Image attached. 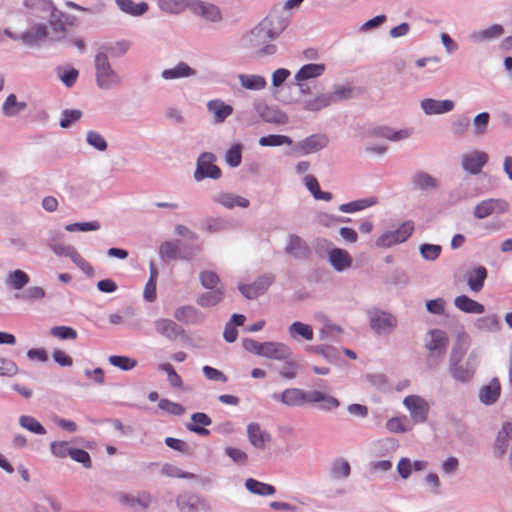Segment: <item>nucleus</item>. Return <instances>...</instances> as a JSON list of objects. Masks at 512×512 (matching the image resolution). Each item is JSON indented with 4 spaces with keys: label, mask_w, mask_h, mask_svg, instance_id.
<instances>
[{
    "label": "nucleus",
    "mask_w": 512,
    "mask_h": 512,
    "mask_svg": "<svg viewBox=\"0 0 512 512\" xmlns=\"http://www.w3.org/2000/svg\"><path fill=\"white\" fill-rule=\"evenodd\" d=\"M289 23L290 18L286 12H272L242 37L241 44L252 50L257 58L272 56L276 53L277 46L269 42L276 39Z\"/></svg>",
    "instance_id": "obj_1"
},
{
    "label": "nucleus",
    "mask_w": 512,
    "mask_h": 512,
    "mask_svg": "<svg viewBox=\"0 0 512 512\" xmlns=\"http://www.w3.org/2000/svg\"><path fill=\"white\" fill-rule=\"evenodd\" d=\"M468 343L457 342L453 345L448 361V370L451 377L459 383H469L479 366L480 357L479 353L472 350L466 360L462 362V359L467 351Z\"/></svg>",
    "instance_id": "obj_2"
},
{
    "label": "nucleus",
    "mask_w": 512,
    "mask_h": 512,
    "mask_svg": "<svg viewBox=\"0 0 512 512\" xmlns=\"http://www.w3.org/2000/svg\"><path fill=\"white\" fill-rule=\"evenodd\" d=\"M95 82L100 90H112L119 87L122 83V77L113 69L108 55L102 49L98 50L94 56Z\"/></svg>",
    "instance_id": "obj_3"
},
{
    "label": "nucleus",
    "mask_w": 512,
    "mask_h": 512,
    "mask_svg": "<svg viewBox=\"0 0 512 512\" xmlns=\"http://www.w3.org/2000/svg\"><path fill=\"white\" fill-rule=\"evenodd\" d=\"M449 345L448 334L441 329H431L424 339V347L428 351L425 364L428 369H436L443 361Z\"/></svg>",
    "instance_id": "obj_4"
},
{
    "label": "nucleus",
    "mask_w": 512,
    "mask_h": 512,
    "mask_svg": "<svg viewBox=\"0 0 512 512\" xmlns=\"http://www.w3.org/2000/svg\"><path fill=\"white\" fill-rule=\"evenodd\" d=\"M217 158L212 152H202L196 161V169L193 178L196 182H201L206 178L218 180L222 177V171L215 162Z\"/></svg>",
    "instance_id": "obj_5"
},
{
    "label": "nucleus",
    "mask_w": 512,
    "mask_h": 512,
    "mask_svg": "<svg viewBox=\"0 0 512 512\" xmlns=\"http://www.w3.org/2000/svg\"><path fill=\"white\" fill-rule=\"evenodd\" d=\"M370 328L377 335H389L397 327V318L392 313L374 308L367 313Z\"/></svg>",
    "instance_id": "obj_6"
},
{
    "label": "nucleus",
    "mask_w": 512,
    "mask_h": 512,
    "mask_svg": "<svg viewBox=\"0 0 512 512\" xmlns=\"http://www.w3.org/2000/svg\"><path fill=\"white\" fill-rule=\"evenodd\" d=\"M253 108L259 118L267 123L284 125L288 123L287 114L275 105H269L264 100H256L253 103Z\"/></svg>",
    "instance_id": "obj_7"
},
{
    "label": "nucleus",
    "mask_w": 512,
    "mask_h": 512,
    "mask_svg": "<svg viewBox=\"0 0 512 512\" xmlns=\"http://www.w3.org/2000/svg\"><path fill=\"white\" fill-rule=\"evenodd\" d=\"M508 201L502 198H489L479 202L473 210L476 219L482 220L493 214H504L509 211Z\"/></svg>",
    "instance_id": "obj_8"
},
{
    "label": "nucleus",
    "mask_w": 512,
    "mask_h": 512,
    "mask_svg": "<svg viewBox=\"0 0 512 512\" xmlns=\"http://www.w3.org/2000/svg\"><path fill=\"white\" fill-rule=\"evenodd\" d=\"M271 398L287 407H300L310 404V391L300 388H287L281 393H273Z\"/></svg>",
    "instance_id": "obj_9"
},
{
    "label": "nucleus",
    "mask_w": 512,
    "mask_h": 512,
    "mask_svg": "<svg viewBox=\"0 0 512 512\" xmlns=\"http://www.w3.org/2000/svg\"><path fill=\"white\" fill-rule=\"evenodd\" d=\"M275 277L271 273L263 274L259 276L253 283L251 284H239L238 290L241 294L249 299L253 300L263 295L268 288L274 282Z\"/></svg>",
    "instance_id": "obj_10"
},
{
    "label": "nucleus",
    "mask_w": 512,
    "mask_h": 512,
    "mask_svg": "<svg viewBox=\"0 0 512 512\" xmlns=\"http://www.w3.org/2000/svg\"><path fill=\"white\" fill-rule=\"evenodd\" d=\"M403 405L415 423H424L427 420L430 407L423 397L408 395L404 398Z\"/></svg>",
    "instance_id": "obj_11"
},
{
    "label": "nucleus",
    "mask_w": 512,
    "mask_h": 512,
    "mask_svg": "<svg viewBox=\"0 0 512 512\" xmlns=\"http://www.w3.org/2000/svg\"><path fill=\"white\" fill-rule=\"evenodd\" d=\"M328 143L329 138L327 135L322 133L312 134L298 141L294 145L293 151L300 155L314 154L327 147Z\"/></svg>",
    "instance_id": "obj_12"
},
{
    "label": "nucleus",
    "mask_w": 512,
    "mask_h": 512,
    "mask_svg": "<svg viewBox=\"0 0 512 512\" xmlns=\"http://www.w3.org/2000/svg\"><path fill=\"white\" fill-rule=\"evenodd\" d=\"M119 503L132 509L134 512H140L148 509L152 504L153 497L147 491H141L136 494L119 493L117 494Z\"/></svg>",
    "instance_id": "obj_13"
},
{
    "label": "nucleus",
    "mask_w": 512,
    "mask_h": 512,
    "mask_svg": "<svg viewBox=\"0 0 512 512\" xmlns=\"http://www.w3.org/2000/svg\"><path fill=\"white\" fill-rule=\"evenodd\" d=\"M488 154L480 151L473 150L467 153H464L461 156V167L464 171L471 175H477L481 173L483 167L488 162Z\"/></svg>",
    "instance_id": "obj_14"
},
{
    "label": "nucleus",
    "mask_w": 512,
    "mask_h": 512,
    "mask_svg": "<svg viewBox=\"0 0 512 512\" xmlns=\"http://www.w3.org/2000/svg\"><path fill=\"white\" fill-rule=\"evenodd\" d=\"M176 506L180 512H199L210 510L209 503L196 494H180L176 497Z\"/></svg>",
    "instance_id": "obj_15"
},
{
    "label": "nucleus",
    "mask_w": 512,
    "mask_h": 512,
    "mask_svg": "<svg viewBox=\"0 0 512 512\" xmlns=\"http://www.w3.org/2000/svg\"><path fill=\"white\" fill-rule=\"evenodd\" d=\"M505 29L500 24H493L487 28L473 31L469 35V39L474 44H484L502 37Z\"/></svg>",
    "instance_id": "obj_16"
},
{
    "label": "nucleus",
    "mask_w": 512,
    "mask_h": 512,
    "mask_svg": "<svg viewBox=\"0 0 512 512\" xmlns=\"http://www.w3.org/2000/svg\"><path fill=\"white\" fill-rule=\"evenodd\" d=\"M48 35L47 27L45 24H34L25 32L16 36H11L13 40H19L26 45L33 46L45 40Z\"/></svg>",
    "instance_id": "obj_17"
},
{
    "label": "nucleus",
    "mask_w": 512,
    "mask_h": 512,
    "mask_svg": "<svg viewBox=\"0 0 512 512\" xmlns=\"http://www.w3.org/2000/svg\"><path fill=\"white\" fill-rule=\"evenodd\" d=\"M512 439V423L504 422L498 431L494 445L493 453L496 458L502 459L506 454L510 440Z\"/></svg>",
    "instance_id": "obj_18"
},
{
    "label": "nucleus",
    "mask_w": 512,
    "mask_h": 512,
    "mask_svg": "<svg viewBox=\"0 0 512 512\" xmlns=\"http://www.w3.org/2000/svg\"><path fill=\"white\" fill-rule=\"evenodd\" d=\"M188 8L195 15L201 16L210 22H218L222 19L219 8L210 3L199 0L189 1Z\"/></svg>",
    "instance_id": "obj_19"
},
{
    "label": "nucleus",
    "mask_w": 512,
    "mask_h": 512,
    "mask_svg": "<svg viewBox=\"0 0 512 512\" xmlns=\"http://www.w3.org/2000/svg\"><path fill=\"white\" fill-rule=\"evenodd\" d=\"M411 183L414 190L433 192L440 188L439 179L425 171H417L412 175Z\"/></svg>",
    "instance_id": "obj_20"
},
{
    "label": "nucleus",
    "mask_w": 512,
    "mask_h": 512,
    "mask_svg": "<svg viewBox=\"0 0 512 512\" xmlns=\"http://www.w3.org/2000/svg\"><path fill=\"white\" fill-rule=\"evenodd\" d=\"M293 355L292 349L283 342L266 341L262 357L272 360H287Z\"/></svg>",
    "instance_id": "obj_21"
},
{
    "label": "nucleus",
    "mask_w": 512,
    "mask_h": 512,
    "mask_svg": "<svg viewBox=\"0 0 512 512\" xmlns=\"http://www.w3.org/2000/svg\"><path fill=\"white\" fill-rule=\"evenodd\" d=\"M420 107L426 115H440L451 112L455 107V103L449 99L436 100L426 98L420 102Z\"/></svg>",
    "instance_id": "obj_22"
},
{
    "label": "nucleus",
    "mask_w": 512,
    "mask_h": 512,
    "mask_svg": "<svg viewBox=\"0 0 512 512\" xmlns=\"http://www.w3.org/2000/svg\"><path fill=\"white\" fill-rule=\"evenodd\" d=\"M212 201L226 209H233L235 207L248 208L250 205V201L247 198L226 191L213 195Z\"/></svg>",
    "instance_id": "obj_23"
},
{
    "label": "nucleus",
    "mask_w": 512,
    "mask_h": 512,
    "mask_svg": "<svg viewBox=\"0 0 512 512\" xmlns=\"http://www.w3.org/2000/svg\"><path fill=\"white\" fill-rule=\"evenodd\" d=\"M174 318L187 325L202 323L205 319L203 313L192 305H184L175 309Z\"/></svg>",
    "instance_id": "obj_24"
},
{
    "label": "nucleus",
    "mask_w": 512,
    "mask_h": 512,
    "mask_svg": "<svg viewBox=\"0 0 512 512\" xmlns=\"http://www.w3.org/2000/svg\"><path fill=\"white\" fill-rule=\"evenodd\" d=\"M154 327L158 334L168 340H175L184 334V329L168 318H159L154 321Z\"/></svg>",
    "instance_id": "obj_25"
},
{
    "label": "nucleus",
    "mask_w": 512,
    "mask_h": 512,
    "mask_svg": "<svg viewBox=\"0 0 512 512\" xmlns=\"http://www.w3.org/2000/svg\"><path fill=\"white\" fill-rule=\"evenodd\" d=\"M501 394V384L498 378L494 377L479 390V401L484 405L496 403Z\"/></svg>",
    "instance_id": "obj_26"
},
{
    "label": "nucleus",
    "mask_w": 512,
    "mask_h": 512,
    "mask_svg": "<svg viewBox=\"0 0 512 512\" xmlns=\"http://www.w3.org/2000/svg\"><path fill=\"white\" fill-rule=\"evenodd\" d=\"M197 71L186 62H178L175 66L162 70L161 77L166 81L194 77Z\"/></svg>",
    "instance_id": "obj_27"
},
{
    "label": "nucleus",
    "mask_w": 512,
    "mask_h": 512,
    "mask_svg": "<svg viewBox=\"0 0 512 512\" xmlns=\"http://www.w3.org/2000/svg\"><path fill=\"white\" fill-rule=\"evenodd\" d=\"M328 261L337 272H342L352 265V257L346 250L341 248L330 249L328 252Z\"/></svg>",
    "instance_id": "obj_28"
},
{
    "label": "nucleus",
    "mask_w": 512,
    "mask_h": 512,
    "mask_svg": "<svg viewBox=\"0 0 512 512\" xmlns=\"http://www.w3.org/2000/svg\"><path fill=\"white\" fill-rule=\"evenodd\" d=\"M247 435L249 442L257 449H265L266 444L271 441V435L255 422L248 424Z\"/></svg>",
    "instance_id": "obj_29"
},
{
    "label": "nucleus",
    "mask_w": 512,
    "mask_h": 512,
    "mask_svg": "<svg viewBox=\"0 0 512 512\" xmlns=\"http://www.w3.org/2000/svg\"><path fill=\"white\" fill-rule=\"evenodd\" d=\"M207 110L213 114V121L216 124L223 123L233 113V107L221 99L208 101Z\"/></svg>",
    "instance_id": "obj_30"
},
{
    "label": "nucleus",
    "mask_w": 512,
    "mask_h": 512,
    "mask_svg": "<svg viewBox=\"0 0 512 512\" xmlns=\"http://www.w3.org/2000/svg\"><path fill=\"white\" fill-rule=\"evenodd\" d=\"M487 269L484 266H476L469 269L466 273V281L472 292L478 293L484 287L487 278Z\"/></svg>",
    "instance_id": "obj_31"
},
{
    "label": "nucleus",
    "mask_w": 512,
    "mask_h": 512,
    "mask_svg": "<svg viewBox=\"0 0 512 512\" xmlns=\"http://www.w3.org/2000/svg\"><path fill=\"white\" fill-rule=\"evenodd\" d=\"M310 404H319L318 408L323 411H332L340 406L337 398L319 390L310 391Z\"/></svg>",
    "instance_id": "obj_32"
},
{
    "label": "nucleus",
    "mask_w": 512,
    "mask_h": 512,
    "mask_svg": "<svg viewBox=\"0 0 512 512\" xmlns=\"http://www.w3.org/2000/svg\"><path fill=\"white\" fill-rule=\"evenodd\" d=\"M474 328L483 333H497L501 330V321L498 315L488 314L478 317L473 322Z\"/></svg>",
    "instance_id": "obj_33"
},
{
    "label": "nucleus",
    "mask_w": 512,
    "mask_h": 512,
    "mask_svg": "<svg viewBox=\"0 0 512 512\" xmlns=\"http://www.w3.org/2000/svg\"><path fill=\"white\" fill-rule=\"evenodd\" d=\"M225 295L224 287L209 289L197 296L196 303L202 308L214 307L224 300Z\"/></svg>",
    "instance_id": "obj_34"
},
{
    "label": "nucleus",
    "mask_w": 512,
    "mask_h": 512,
    "mask_svg": "<svg viewBox=\"0 0 512 512\" xmlns=\"http://www.w3.org/2000/svg\"><path fill=\"white\" fill-rule=\"evenodd\" d=\"M285 251L296 259H305L309 255V247L306 242L295 234L289 235Z\"/></svg>",
    "instance_id": "obj_35"
},
{
    "label": "nucleus",
    "mask_w": 512,
    "mask_h": 512,
    "mask_svg": "<svg viewBox=\"0 0 512 512\" xmlns=\"http://www.w3.org/2000/svg\"><path fill=\"white\" fill-rule=\"evenodd\" d=\"M192 423H188L186 428L200 436H208L210 431L206 429L207 426L211 425L212 420L206 414L202 412H196L191 415Z\"/></svg>",
    "instance_id": "obj_36"
},
{
    "label": "nucleus",
    "mask_w": 512,
    "mask_h": 512,
    "mask_svg": "<svg viewBox=\"0 0 512 512\" xmlns=\"http://www.w3.org/2000/svg\"><path fill=\"white\" fill-rule=\"evenodd\" d=\"M159 256L164 261L189 259L188 256L180 253V242L177 240L163 242L159 247Z\"/></svg>",
    "instance_id": "obj_37"
},
{
    "label": "nucleus",
    "mask_w": 512,
    "mask_h": 512,
    "mask_svg": "<svg viewBox=\"0 0 512 512\" xmlns=\"http://www.w3.org/2000/svg\"><path fill=\"white\" fill-rule=\"evenodd\" d=\"M454 305L460 311L468 314H482L485 311L483 304L466 295L457 296L454 299Z\"/></svg>",
    "instance_id": "obj_38"
},
{
    "label": "nucleus",
    "mask_w": 512,
    "mask_h": 512,
    "mask_svg": "<svg viewBox=\"0 0 512 512\" xmlns=\"http://www.w3.org/2000/svg\"><path fill=\"white\" fill-rule=\"evenodd\" d=\"M238 81L242 88L251 91H260L266 88V79L258 74H239Z\"/></svg>",
    "instance_id": "obj_39"
},
{
    "label": "nucleus",
    "mask_w": 512,
    "mask_h": 512,
    "mask_svg": "<svg viewBox=\"0 0 512 512\" xmlns=\"http://www.w3.org/2000/svg\"><path fill=\"white\" fill-rule=\"evenodd\" d=\"M325 69V65L321 63L306 64L295 74V81L304 82L308 79L320 77L325 72Z\"/></svg>",
    "instance_id": "obj_40"
},
{
    "label": "nucleus",
    "mask_w": 512,
    "mask_h": 512,
    "mask_svg": "<svg viewBox=\"0 0 512 512\" xmlns=\"http://www.w3.org/2000/svg\"><path fill=\"white\" fill-rule=\"evenodd\" d=\"M115 2L122 12L134 17L142 16L149 9L146 2L135 3L132 0H115Z\"/></svg>",
    "instance_id": "obj_41"
},
{
    "label": "nucleus",
    "mask_w": 512,
    "mask_h": 512,
    "mask_svg": "<svg viewBox=\"0 0 512 512\" xmlns=\"http://www.w3.org/2000/svg\"><path fill=\"white\" fill-rule=\"evenodd\" d=\"M245 488L252 494L259 496H271L276 493V488L271 485L254 478H248L245 480Z\"/></svg>",
    "instance_id": "obj_42"
},
{
    "label": "nucleus",
    "mask_w": 512,
    "mask_h": 512,
    "mask_svg": "<svg viewBox=\"0 0 512 512\" xmlns=\"http://www.w3.org/2000/svg\"><path fill=\"white\" fill-rule=\"evenodd\" d=\"M377 198L376 197H368V198H362L357 199L348 203L341 204L338 209L339 211L343 213H355L362 210H365L366 208L372 207L377 204Z\"/></svg>",
    "instance_id": "obj_43"
},
{
    "label": "nucleus",
    "mask_w": 512,
    "mask_h": 512,
    "mask_svg": "<svg viewBox=\"0 0 512 512\" xmlns=\"http://www.w3.org/2000/svg\"><path fill=\"white\" fill-rule=\"evenodd\" d=\"M29 281L30 277L25 271L16 269L8 273L5 283L9 288L19 291L23 289Z\"/></svg>",
    "instance_id": "obj_44"
},
{
    "label": "nucleus",
    "mask_w": 512,
    "mask_h": 512,
    "mask_svg": "<svg viewBox=\"0 0 512 512\" xmlns=\"http://www.w3.org/2000/svg\"><path fill=\"white\" fill-rule=\"evenodd\" d=\"M288 333L294 340L303 338L307 341H311L314 336L313 328L310 325L300 321L293 322L288 328Z\"/></svg>",
    "instance_id": "obj_45"
},
{
    "label": "nucleus",
    "mask_w": 512,
    "mask_h": 512,
    "mask_svg": "<svg viewBox=\"0 0 512 512\" xmlns=\"http://www.w3.org/2000/svg\"><path fill=\"white\" fill-rule=\"evenodd\" d=\"M27 108L26 102H18L15 94H9L2 105V112L7 117L16 116Z\"/></svg>",
    "instance_id": "obj_46"
},
{
    "label": "nucleus",
    "mask_w": 512,
    "mask_h": 512,
    "mask_svg": "<svg viewBox=\"0 0 512 512\" xmlns=\"http://www.w3.org/2000/svg\"><path fill=\"white\" fill-rule=\"evenodd\" d=\"M23 5L36 13H44L47 16L57 10L51 0H23Z\"/></svg>",
    "instance_id": "obj_47"
},
{
    "label": "nucleus",
    "mask_w": 512,
    "mask_h": 512,
    "mask_svg": "<svg viewBox=\"0 0 512 512\" xmlns=\"http://www.w3.org/2000/svg\"><path fill=\"white\" fill-rule=\"evenodd\" d=\"M189 6V0H158L161 11L169 14H180Z\"/></svg>",
    "instance_id": "obj_48"
},
{
    "label": "nucleus",
    "mask_w": 512,
    "mask_h": 512,
    "mask_svg": "<svg viewBox=\"0 0 512 512\" xmlns=\"http://www.w3.org/2000/svg\"><path fill=\"white\" fill-rule=\"evenodd\" d=\"M331 105L328 93H321L303 102V109L311 112L320 111Z\"/></svg>",
    "instance_id": "obj_49"
},
{
    "label": "nucleus",
    "mask_w": 512,
    "mask_h": 512,
    "mask_svg": "<svg viewBox=\"0 0 512 512\" xmlns=\"http://www.w3.org/2000/svg\"><path fill=\"white\" fill-rule=\"evenodd\" d=\"M309 353L317 354L329 362H336L338 359V351L330 345H313L306 347Z\"/></svg>",
    "instance_id": "obj_50"
},
{
    "label": "nucleus",
    "mask_w": 512,
    "mask_h": 512,
    "mask_svg": "<svg viewBox=\"0 0 512 512\" xmlns=\"http://www.w3.org/2000/svg\"><path fill=\"white\" fill-rule=\"evenodd\" d=\"M19 425L34 434L37 435H45L46 429L43 427V425L35 419L33 416L30 415H21L19 417Z\"/></svg>",
    "instance_id": "obj_51"
},
{
    "label": "nucleus",
    "mask_w": 512,
    "mask_h": 512,
    "mask_svg": "<svg viewBox=\"0 0 512 512\" xmlns=\"http://www.w3.org/2000/svg\"><path fill=\"white\" fill-rule=\"evenodd\" d=\"M199 281L202 287L206 290L223 287L219 276L212 270H204L200 272Z\"/></svg>",
    "instance_id": "obj_52"
},
{
    "label": "nucleus",
    "mask_w": 512,
    "mask_h": 512,
    "mask_svg": "<svg viewBox=\"0 0 512 512\" xmlns=\"http://www.w3.org/2000/svg\"><path fill=\"white\" fill-rule=\"evenodd\" d=\"M243 146L240 143L231 145L225 153V162L232 168L238 167L242 162Z\"/></svg>",
    "instance_id": "obj_53"
},
{
    "label": "nucleus",
    "mask_w": 512,
    "mask_h": 512,
    "mask_svg": "<svg viewBox=\"0 0 512 512\" xmlns=\"http://www.w3.org/2000/svg\"><path fill=\"white\" fill-rule=\"evenodd\" d=\"M161 474L166 477L194 480L197 476L194 473L186 472L173 464H164Z\"/></svg>",
    "instance_id": "obj_54"
},
{
    "label": "nucleus",
    "mask_w": 512,
    "mask_h": 512,
    "mask_svg": "<svg viewBox=\"0 0 512 512\" xmlns=\"http://www.w3.org/2000/svg\"><path fill=\"white\" fill-rule=\"evenodd\" d=\"M331 474L335 479H346L351 474V467L347 460L339 458L331 465Z\"/></svg>",
    "instance_id": "obj_55"
},
{
    "label": "nucleus",
    "mask_w": 512,
    "mask_h": 512,
    "mask_svg": "<svg viewBox=\"0 0 512 512\" xmlns=\"http://www.w3.org/2000/svg\"><path fill=\"white\" fill-rule=\"evenodd\" d=\"M86 142L89 146L99 152H104L108 148V143L104 136L95 130H89L86 133Z\"/></svg>",
    "instance_id": "obj_56"
},
{
    "label": "nucleus",
    "mask_w": 512,
    "mask_h": 512,
    "mask_svg": "<svg viewBox=\"0 0 512 512\" xmlns=\"http://www.w3.org/2000/svg\"><path fill=\"white\" fill-rule=\"evenodd\" d=\"M46 296V292L42 287L39 286H30L26 288L22 293L16 294L15 298L26 301L33 302L37 300H41Z\"/></svg>",
    "instance_id": "obj_57"
},
{
    "label": "nucleus",
    "mask_w": 512,
    "mask_h": 512,
    "mask_svg": "<svg viewBox=\"0 0 512 512\" xmlns=\"http://www.w3.org/2000/svg\"><path fill=\"white\" fill-rule=\"evenodd\" d=\"M62 13L61 12H54L49 17V23L50 26L54 32V36L51 37V40L59 41L62 39L63 34L65 33V24L63 23L61 19Z\"/></svg>",
    "instance_id": "obj_58"
},
{
    "label": "nucleus",
    "mask_w": 512,
    "mask_h": 512,
    "mask_svg": "<svg viewBox=\"0 0 512 512\" xmlns=\"http://www.w3.org/2000/svg\"><path fill=\"white\" fill-rule=\"evenodd\" d=\"M292 143V139L286 135L271 134L267 136H262L259 139V145L263 147H275L284 144L291 145Z\"/></svg>",
    "instance_id": "obj_59"
},
{
    "label": "nucleus",
    "mask_w": 512,
    "mask_h": 512,
    "mask_svg": "<svg viewBox=\"0 0 512 512\" xmlns=\"http://www.w3.org/2000/svg\"><path fill=\"white\" fill-rule=\"evenodd\" d=\"M56 71L59 79L67 88L73 87L79 76V72L75 68L57 67Z\"/></svg>",
    "instance_id": "obj_60"
},
{
    "label": "nucleus",
    "mask_w": 512,
    "mask_h": 512,
    "mask_svg": "<svg viewBox=\"0 0 512 512\" xmlns=\"http://www.w3.org/2000/svg\"><path fill=\"white\" fill-rule=\"evenodd\" d=\"M386 429L392 433H406L411 430V427L407 425V417H392L386 422Z\"/></svg>",
    "instance_id": "obj_61"
},
{
    "label": "nucleus",
    "mask_w": 512,
    "mask_h": 512,
    "mask_svg": "<svg viewBox=\"0 0 512 512\" xmlns=\"http://www.w3.org/2000/svg\"><path fill=\"white\" fill-rule=\"evenodd\" d=\"M73 447L70 446L68 441H53L50 443V451L53 456L57 458L70 457Z\"/></svg>",
    "instance_id": "obj_62"
},
{
    "label": "nucleus",
    "mask_w": 512,
    "mask_h": 512,
    "mask_svg": "<svg viewBox=\"0 0 512 512\" xmlns=\"http://www.w3.org/2000/svg\"><path fill=\"white\" fill-rule=\"evenodd\" d=\"M51 251L59 256V257H69L71 261H73L79 252L71 245H66L63 243H52Z\"/></svg>",
    "instance_id": "obj_63"
},
{
    "label": "nucleus",
    "mask_w": 512,
    "mask_h": 512,
    "mask_svg": "<svg viewBox=\"0 0 512 512\" xmlns=\"http://www.w3.org/2000/svg\"><path fill=\"white\" fill-rule=\"evenodd\" d=\"M109 363L123 371L132 370L137 365V361L127 356L113 355L109 357Z\"/></svg>",
    "instance_id": "obj_64"
}]
</instances>
